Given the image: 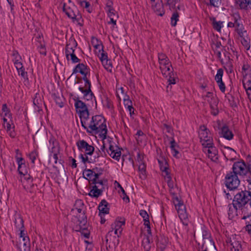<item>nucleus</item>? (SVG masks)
<instances>
[{"instance_id": "1", "label": "nucleus", "mask_w": 251, "mask_h": 251, "mask_svg": "<svg viewBox=\"0 0 251 251\" xmlns=\"http://www.w3.org/2000/svg\"><path fill=\"white\" fill-rule=\"evenodd\" d=\"M86 130L89 133L99 134L102 140L107 138V129L105 119L101 115L93 116Z\"/></svg>"}, {"instance_id": "2", "label": "nucleus", "mask_w": 251, "mask_h": 251, "mask_svg": "<svg viewBox=\"0 0 251 251\" xmlns=\"http://www.w3.org/2000/svg\"><path fill=\"white\" fill-rule=\"evenodd\" d=\"M249 202L251 204V182L248 186V190H242L234 196L232 204L236 212L240 209L245 214V206Z\"/></svg>"}, {"instance_id": "3", "label": "nucleus", "mask_w": 251, "mask_h": 251, "mask_svg": "<svg viewBox=\"0 0 251 251\" xmlns=\"http://www.w3.org/2000/svg\"><path fill=\"white\" fill-rule=\"evenodd\" d=\"M171 194L173 196V201L179 218L181 220L187 219L188 216L186 213V207L183 201L175 193L171 192Z\"/></svg>"}, {"instance_id": "4", "label": "nucleus", "mask_w": 251, "mask_h": 251, "mask_svg": "<svg viewBox=\"0 0 251 251\" xmlns=\"http://www.w3.org/2000/svg\"><path fill=\"white\" fill-rule=\"evenodd\" d=\"M240 183L238 176L234 172L230 171L225 176V184L230 190L236 189Z\"/></svg>"}, {"instance_id": "5", "label": "nucleus", "mask_w": 251, "mask_h": 251, "mask_svg": "<svg viewBox=\"0 0 251 251\" xmlns=\"http://www.w3.org/2000/svg\"><path fill=\"white\" fill-rule=\"evenodd\" d=\"M100 172L94 173V177L92 180H91V183L94 184V185L92 186V189L88 193V195L92 198H97L99 196H101L104 190V187H102L101 188H99V186L96 185V181L99 179V176L102 174V170L100 169Z\"/></svg>"}, {"instance_id": "6", "label": "nucleus", "mask_w": 251, "mask_h": 251, "mask_svg": "<svg viewBox=\"0 0 251 251\" xmlns=\"http://www.w3.org/2000/svg\"><path fill=\"white\" fill-rule=\"evenodd\" d=\"M87 75H82L83 77L81 78L85 82V85L84 87L80 86L78 89L83 94V99L89 100L95 98V96L91 90V82L87 78Z\"/></svg>"}, {"instance_id": "7", "label": "nucleus", "mask_w": 251, "mask_h": 251, "mask_svg": "<svg viewBox=\"0 0 251 251\" xmlns=\"http://www.w3.org/2000/svg\"><path fill=\"white\" fill-rule=\"evenodd\" d=\"M79 225L76 226L75 230L77 232H80L81 234L85 238H89L90 236V232L87 229L86 225L87 223V216L85 215V212L83 211L82 216L80 214L77 216Z\"/></svg>"}, {"instance_id": "8", "label": "nucleus", "mask_w": 251, "mask_h": 251, "mask_svg": "<svg viewBox=\"0 0 251 251\" xmlns=\"http://www.w3.org/2000/svg\"><path fill=\"white\" fill-rule=\"evenodd\" d=\"M232 16L233 18V23L236 25L235 31L240 37H243L244 34H247V31L244 30V27L239 13L238 12L233 13Z\"/></svg>"}, {"instance_id": "9", "label": "nucleus", "mask_w": 251, "mask_h": 251, "mask_svg": "<svg viewBox=\"0 0 251 251\" xmlns=\"http://www.w3.org/2000/svg\"><path fill=\"white\" fill-rule=\"evenodd\" d=\"M199 137L202 146L204 144L213 143V138L211 136L210 131L204 125L200 126Z\"/></svg>"}, {"instance_id": "10", "label": "nucleus", "mask_w": 251, "mask_h": 251, "mask_svg": "<svg viewBox=\"0 0 251 251\" xmlns=\"http://www.w3.org/2000/svg\"><path fill=\"white\" fill-rule=\"evenodd\" d=\"M248 165L243 160L234 162L232 168V171L237 176H245L247 174Z\"/></svg>"}, {"instance_id": "11", "label": "nucleus", "mask_w": 251, "mask_h": 251, "mask_svg": "<svg viewBox=\"0 0 251 251\" xmlns=\"http://www.w3.org/2000/svg\"><path fill=\"white\" fill-rule=\"evenodd\" d=\"M16 246L20 251H30V243L28 236H20Z\"/></svg>"}, {"instance_id": "12", "label": "nucleus", "mask_w": 251, "mask_h": 251, "mask_svg": "<svg viewBox=\"0 0 251 251\" xmlns=\"http://www.w3.org/2000/svg\"><path fill=\"white\" fill-rule=\"evenodd\" d=\"M106 248H115L119 243L118 236L114 235L112 230L109 231L105 236Z\"/></svg>"}, {"instance_id": "13", "label": "nucleus", "mask_w": 251, "mask_h": 251, "mask_svg": "<svg viewBox=\"0 0 251 251\" xmlns=\"http://www.w3.org/2000/svg\"><path fill=\"white\" fill-rule=\"evenodd\" d=\"M76 146L79 151H82L85 150V155H92L95 151V148L89 144L85 140H78L76 143Z\"/></svg>"}, {"instance_id": "14", "label": "nucleus", "mask_w": 251, "mask_h": 251, "mask_svg": "<svg viewBox=\"0 0 251 251\" xmlns=\"http://www.w3.org/2000/svg\"><path fill=\"white\" fill-rule=\"evenodd\" d=\"M111 140L112 139L109 137H108L107 140L110 145L108 150H106V151L107 153L112 158L118 161L121 155V151L122 149L119 148L118 146H116V149H115V147L111 144Z\"/></svg>"}, {"instance_id": "15", "label": "nucleus", "mask_w": 251, "mask_h": 251, "mask_svg": "<svg viewBox=\"0 0 251 251\" xmlns=\"http://www.w3.org/2000/svg\"><path fill=\"white\" fill-rule=\"evenodd\" d=\"M73 99L75 101V106L77 113H80L88 110L86 104L80 100L78 97H75Z\"/></svg>"}, {"instance_id": "16", "label": "nucleus", "mask_w": 251, "mask_h": 251, "mask_svg": "<svg viewBox=\"0 0 251 251\" xmlns=\"http://www.w3.org/2000/svg\"><path fill=\"white\" fill-rule=\"evenodd\" d=\"M63 11L71 19L73 18L75 14L78 12V10L75 6L73 7H67L65 3L63 4Z\"/></svg>"}, {"instance_id": "17", "label": "nucleus", "mask_w": 251, "mask_h": 251, "mask_svg": "<svg viewBox=\"0 0 251 251\" xmlns=\"http://www.w3.org/2000/svg\"><path fill=\"white\" fill-rule=\"evenodd\" d=\"M158 1L154 4H152V7L157 15L162 16L165 14L163 4L161 0H158Z\"/></svg>"}, {"instance_id": "18", "label": "nucleus", "mask_w": 251, "mask_h": 251, "mask_svg": "<svg viewBox=\"0 0 251 251\" xmlns=\"http://www.w3.org/2000/svg\"><path fill=\"white\" fill-rule=\"evenodd\" d=\"M54 140L53 139H50V143H52L53 145H54ZM51 153H53V157L54 159V163L56 164L57 161L58 160V155L60 153V147L59 146L55 147L54 145L51 148ZM63 161L61 159L59 160V162L60 163H62Z\"/></svg>"}, {"instance_id": "19", "label": "nucleus", "mask_w": 251, "mask_h": 251, "mask_svg": "<svg viewBox=\"0 0 251 251\" xmlns=\"http://www.w3.org/2000/svg\"><path fill=\"white\" fill-rule=\"evenodd\" d=\"M221 133L223 137L228 140H230L233 138L232 132L226 125H224L221 128Z\"/></svg>"}, {"instance_id": "20", "label": "nucleus", "mask_w": 251, "mask_h": 251, "mask_svg": "<svg viewBox=\"0 0 251 251\" xmlns=\"http://www.w3.org/2000/svg\"><path fill=\"white\" fill-rule=\"evenodd\" d=\"M79 113V117L81 120V126L83 127L84 129H87V127L88 126L89 124L87 123V121L89 118V112L88 110Z\"/></svg>"}, {"instance_id": "21", "label": "nucleus", "mask_w": 251, "mask_h": 251, "mask_svg": "<svg viewBox=\"0 0 251 251\" xmlns=\"http://www.w3.org/2000/svg\"><path fill=\"white\" fill-rule=\"evenodd\" d=\"M197 234L200 237H202L203 239H208L210 237V233L207 228L203 225L200 227L198 231Z\"/></svg>"}, {"instance_id": "22", "label": "nucleus", "mask_w": 251, "mask_h": 251, "mask_svg": "<svg viewBox=\"0 0 251 251\" xmlns=\"http://www.w3.org/2000/svg\"><path fill=\"white\" fill-rule=\"evenodd\" d=\"M203 148H208L207 152L209 157H214L217 154V150L215 147L213 146V143H206L203 144Z\"/></svg>"}, {"instance_id": "23", "label": "nucleus", "mask_w": 251, "mask_h": 251, "mask_svg": "<svg viewBox=\"0 0 251 251\" xmlns=\"http://www.w3.org/2000/svg\"><path fill=\"white\" fill-rule=\"evenodd\" d=\"M108 203L107 202V201L105 200H101V202H100L99 205V215H100L101 214L104 215L108 214L109 212V207H105V208H102V206H108Z\"/></svg>"}, {"instance_id": "24", "label": "nucleus", "mask_w": 251, "mask_h": 251, "mask_svg": "<svg viewBox=\"0 0 251 251\" xmlns=\"http://www.w3.org/2000/svg\"><path fill=\"white\" fill-rule=\"evenodd\" d=\"M14 216V223L16 227L19 229L24 228V221L21 214L18 213H16Z\"/></svg>"}, {"instance_id": "25", "label": "nucleus", "mask_w": 251, "mask_h": 251, "mask_svg": "<svg viewBox=\"0 0 251 251\" xmlns=\"http://www.w3.org/2000/svg\"><path fill=\"white\" fill-rule=\"evenodd\" d=\"M161 71L162 75L164 76L167 77L168 75H173L174 70L172 66L171 63H170V66L169 65H166L163 67H159Z\"/></svg>"}, {"instance_id": "26", "label": "nucleus", "mask_w": 251, "mask_h": 251, "mask_svg": "<svg viewBox=\"0 0 251 251\" xmlns=\"http://www.w3.org/2000/svg\"><path fill=\"white\" fill-rule=\"evenodd\" d=\"M168 244V239L165 237H161L156 243L157 247L160 249L161 251H164Z\"/></svg>"}, {"instance_id": "27", "label": "nucleus", "mask_w": 251, "mask_h": 251, "mask_svg": "<svg viewBox=\"0 0 251 251\" xmlns=\"http://www.w3.org/2000/svg\"><path fill=\"white\" fill-rule=\"evenodd\" d=\"M125 224V221H120L116 220L115 222L111 225V228L112 232L113 231V229H117L119 230V233L120 235L121 234V233L123 231L122 226H124Z\"/></svg>"}, {"instance_id": "28", "label": "nucleus", "mask_w": 251, "mask_h": 251, "mask_svg": "<svg viewBox=\"0 0 251 251\" xmlns=\"http://www.w3.org/2000/svg\"><path fill=\"white\" fill-rule=\"evenodd\" d=\"M237 3L241 9L247 10L248 8L251 9V0H238Z\"/></svg>"}, {"instance_id": "29", "label": "nucleus", "mask_w": 251, "mask_h": 251, "mask_svg": "<svg viewBox=\"0 0 251 251\" xmlns=\"http://www.w3.org/2000/svg\"><path fill=\"white\" fill-rule=\"evenodd\" d=\"M91 43L93 47L96 49L98 50L99 53H100V51L103 50V46L102 43L100 41H99L97 38L93 37Z\"/></svg>"}, {"instance_id": "30", "label": "nucleus", "mask_w": 251, "mask_h": 251, "mask_svg": "<svg viewBox=\"0 0 251 251\" xmlns=\"http://www.w3.org/2000/svg\"><path fill=\"white\" fill-rule=\"evenodd\" d=\"M54 100H55L56 104L60 107H62L64 105V98L62 95H58L53 94L52 95Z\"/></svg>"}, {"instance_id": "31", "label": "nucleus", "mask_w": 251, "mask_h": 251, "mask_svg": "<svg viewBox=\"0 0 251 251\" xmlns=\"http://www.w3.org/2000/svg\"><path fill=\"white\" fill-rule=\"evenodd\" d=\"M175 75L173 73V75H168V76L169 77V78L168 79V82H169L168 85L167 86V91H169V90H171V84H175L176 83V77Z\"/></svg>"}, {"instance_id": "32", "label": "nucleus", "mask_w": 251, "mask_h": 251, "mask_svg": "<svg viewBox=\"0 0 251 251\" xmlns=\"http://www.w3.org/2000/svg\"><path fill=\"white\" fill-rule=\"evenodd\" d=\"M179 17V13L175 10L171 18V24L172 26H175L176 25L177 22L178 21Z\"/></svg>"}, {"instance_id": "33", "label": "nucleus", "mask_w": 251, "mask_h": 251, "mask_svg": "<svg viewBox=\"0 0 251 251\" xmlns=\"http://www.w3.org/2000/svg\"><path fill=\"white\" fill-rule=\"evenodd\" d=\"M73 22H76L78 25L82 26L83 25V20L82 18L81 15L79 13V11L75 14V16L72 18Z\"/></svg>"}, {"instance_id": "34", "label": "nucleus", "mask_w": 251, "mask_h": 251, "mask_svg": "<svg viewBox=\"0 0 251 251\" xmlns=\"http://www.w3.org/2000/svg\"><path fill=\"white\" fill-rule=\"evenodd\" d=\"M232 61L233 60L230 58V56L228 55L227 61L226 63V68L224 67L227 71L230 74L233 72V65L232 64Z\"/></svg>"}, {"instance_id": "35", "label": "nucleus", "mask_w": 251, "mask_h": 251, "mask_svg": "<svg viewBox=\"0 0 251 251\" xmlns=\"http://www.w3.org/2000/svg\"><path fill=\"white\" fill-rule=\"evenodd\" d=\"M18 171L20 174H25V173H26L25 160L24 159L23 161H20L19 163H18Z\"/></svg>"}, {"instance_id": "36", "label": "nucleus", "mask_w": 251, "mask_h": 251, "mask_svg": "<svg viewBox=\"0 0 251 251\" xmlns=\"http://www.w3.org/2000/svg\"><path fill=\"white\" fill-rule=\"evenodd\" d=\"M230 245L232 246L231 251H240L241 249L242 245L239 241L234 240L231 243Z\"/></svg>"}, {"instance_id": "37", "label": "nucleus", "mask_w": 251, "mask_h": 251, "mask_svg": "<svg viewBox=\"0 0 251 251\" xmlns=\"http://www.w3.org/2000/svg\"><path fill=\"white\" fill-rule=\"evenodd\" d=\"M157 160L161 171H165L167 169V167H169L168 162L164 158H162V160L158 159Z\"/></svg>"}, {"instance_id": "38", "label": "nucleus", "mask_w": 251, "mask_h": 251, "mask_svg": "<svg viewBox=\"0 0 251 251\" xmlns=\"http://www.w3.org/2000/svg\"><path fill=\"white\" fill-rule=\"evenodd\" d=\"M245 35L246 34H244L243 37H241L242 39L241 42L243 46L246 49V50H249L250 48V39L249 38H245Z\"/></svg>"}, {"instance_id": "39", "label": "nucleus", "mask_w": 251, "mask_h": 251, "mask_svg": "<svg viewBox=\"0 0 251 251\" xmlns=\"http://www.w3.org/2000/svg\"><path fill=\"white\" fill-rule=\"evenodd\" d=\"M136 139L138 144H139L140 142H142V141L143 139L145 138L146 135L143 133V132L141 130H139L137 131L136 134Z\"/></svg>"}, {"instance_id": "40", "label": "nucleus", "mask_w": 251, "mask_h": 251, "mask_svg": "<svg viewBox=\"0 0 251 251\" xmlns=\"http://www.w3.org/2000/svg\"><path fill=\"white\" fill-rule=\"evenodd\" d=\"M87 155H85V154H80L79 157L81 159L83 163L85 164L86 162L91 163H94V162H96L95 158H94V159H92L91 158L90 159H89Z\"/></svg>"}, {"instance_id": "41", "label": "nucleus", "mask_w": 251, "mask_h": 251, "mask_svg": "<svg viewBox=\"0 0 251 251\" xmlns=\"http://www.w3.org/2000/svg\"><path fill=\"white\" fill-rule=\"evenodd\" d=\"M98 168L97 167H96L95 168H93V169H85V170L83 171V175H84V174H86V176H87V177L91 178V177H94V173H95V170H98Z\"/></svg>"}, {"instance_id": "42", "label": "nucleus", "mask_w": 251, "mask_h": 251, "mask_svg": "<svg viewBox=\"0 0 251 251\" xmlns=\"http://www.w3.org/2000/svg\"><path fill=\"white\" fill-rule=\"evenodd\" d=\"M115 183H117V186L118 187H119L120 189V190L121 191V192H122V194H123V199L125 201L126 200V202H129V199L128 198V197L126 195V193L125 191V190L124 189V188L122 187V186L120 185V183H119L118 182H117L116 181H115Z\"/></svg>"}, {"instance_id": "43", "label": "nucleus", "mask_w": 251, "mask_h": 251, "mask_svg": "<svg viewBox=\"0 0 251 251\" xmlns=\"http://www.w3.org/2000/svg\"><path fill=\"white\" fill-rule=\"evenodd\" d=\"M81 67V69L79 70V73L81 75H85L88 74V69L87 66L83 63H79L77 65V68Z\"/></svg>"}, {"instance_id": "44", "label": "nucleus", "mask_w": 251, "mask_h": 251, "mask_svg": "<svg viewBox=\"0 0 251 251\" xmlns=\"http://www.w3.org/2000/svg\"><path fill=\"white\" fill-rule=\"evenodd\" d=\"M75 49L70 47L66 45L65 47V55L66 59L68 61L69 60V54H71L72 52H75Z\"/></svg>"}, {"instance_id": "45", "label": "nucleus", "mask_w": 251, "mask_h": 251, "mask_svg": "<svg viewBox=\"0 0 251 251\" xmlns=\"http://www.w3.org/2000/svg\"><path fill=\"white\" fill-rule=\"evenodd\" d=\"M224 71L222 68L219 69L217 70V73L215 76V80L216 82L222 80V77L223 75Z\"/></svg>"}, {"instance_id": "46", "label": "nucleus", "mask_w": 251, "mask_h": 251, "mask_svg": "<svg viewBox=\"0 0 251 251\" xmlns=\"http://www.w3.org/2000/svg\"><path fill=\"white\" fill-rule=\"evenodd\" d=\"M223 24L222 22H217L215 18L213 19V21L212 22V25L213 28L218 31H220L222 25Z\"/></svg>"}, {"instance_id": "47", "label": "nucleus", "mask_w": 251, "mask_h": 251, "mask_svg": "<svg viewBox=\"0 0 251 251\" xmlns=\"http://www.w3.org/2000/svg\"><path fill=\"white\" fill-rule=\"evenodd\" d=\"M66 45L75 49L77 46V43L74 38L71 37L67 43Z\"/></svg>"}, {"instance_id": "48", "label": "nucleus", "mask_w": 251, "mask_h": 251, "mask_svg": "<svg viewBox=\"0 0 251 251\" xmlns=\"http://www.w3.org/2000/svg\"><path fill=\"white\" fill-rule=\"evenodd\" d=\"M167 4L169 6L170 9H174L176 8V5L179 2L180 0H166Z\"/></svg>"}, {"instance_id": "49", "label": "nucleus", "mask_w": 251, "mask_h": 251, "mask_svg": "<svg viewBox=\"0 0 251 251\" xmlns=\"http://www.w3.org/2000/svg\"><path fill=\"white\" fill-rule=\"evenodd\" d=\"M102 64L106 70L110 71H111L112 66V62L110 60L107 59L105 60V62L103 63Z\"/></svg>"}, {"instance_id": "50", "label": "nucleus", "mask_w": 251, "mask_h": 251, "mask_svg": "<svg viewBox=\"0 0 251 251\" xmlns=\"http://www.w3.org/2000/svg\"><path fill=\"white\" fill-rule=\"evenodd\" d=\"M138 170L146 177V165L144 162L139 163Z\"/></svg>"}, {"instance_id": "51", "label": "nucleus", "mask_w": 251, "mask_h": 251, "mask_svg": "<svg viewBox=\"0 0 251 251\" xmlns=\"http://www.w3.org/2000/svg\"><path fill=\"white\" fill-rule=\"evenodd\" d=\"M22 69H19V70H17L18 74L19 75H21V76L25 80H28V75L27 73L25 72L24 67L21 68Z\"/></svg>"}, {"instance_id": "52", "label": "nucleus", "mask_w": 251, "mask_h": 251, "mask_svg": "<svg viewBox=\"0 0 251 251\" xmlns=\"http://www.w3.org/2000/svg\"><path fill=\"white\" fill-rule=\"evenodd\" d=\"M37 156L38 153L37 151L35 150L33 151L29 154V158L33 164L35 163V160H36Z\"/></svg>"}, {"instance_id": "53", "label": "nucleus", "mask_w": 251, "mask_h": 251, "mask_svg": "<svg viewBox=\"0 0 251 251\" xmlns=\"http://www.w3.org/2000/svg\"><path fill=\"white\" fill-rule=\"evenodd\" d=\"M211 113L213 116H217L219 112L218 105H210Z\"/></svg>"}, {"instance_id": "54", "label": "nucleus", "mask_w": 251, "mask_h": 251, "mask_svg": "<svg viewBox=\"0 0 251 251\" xmlns=\"http://www.w3.org/2000/svg\"><path fill=\"white\" fill-rule=\"evenodd\" d=\"M107 11H108L107 14H108V16L109 17H117V18L118 17V14H117V13L116 12L115 10H114V9L113 8H110V9H108Z\"/></svg>"}, {"instance_id": "55", "label": "nucleus", "mask_w": 251, "mask_h": 251, "mask_svg": "<svg viewBox=\"0 0 251 251\" xmlns=\"http://www.w3.org/2000/svg\"><path fill=\"white\" fill-rule=\"evenodd\" d=\"M69 56L71 57V60L73 63H76L80 61V60L76 56L75 52H72L71 54H69Z\"/></svg>"}, {"instance_id": "56", "label": "nucleus", "mask_w": 251, "mask_h": 251, "mask_svg": "<svg viewBox=\"0 0 251 251\" xmlns=\"http://www.w3.org/2000/svg\"><path fill=\"white\" fill-rule=\"evenodd\" d=\"M102 52L100 53V60L102 63L105 62V60L108 59L107 53L102 50Z\"/></svg>"}, {"instance_id": "57", "label": "nucleus", "mask_w": 251, "mask_h": 251, "mask_svg": "<svg viewBox=\"0 0 251 251\" xmlns=\"http://www.w3.org/2000/svg\"><path fill=\"white\" fill-rule=\"evenodd\" d=\"M159 64H160V67H163L164 66H166L167 65H169V66H170V63H171L169 59L168 58L166 59L162 60L161 61H159Z\"/></svg>"}, {"instance_id": "58", "label": "nucleus", "mask_w": 251, "mask_h": 251, "mask_svg": "<svg viewBox=\"0 0 251 251\" xmlns=\"http://www.w3.org/2000/svg\"><path fill=\"white\" fill-rule=\"evenodd\" d=\"M217 83L218 85L220 91L222 93H225L226 91V86L223 80L220 81Z\"/></svg>"}, {"instance_id": "59", "label": "nucleus", "mask_w": 251, "mask_h": 251, "mask_svg": "<svg viewBox=\"0 0 251 251\" xmlns=\"http://www.w3.org/2000/svg\"><path fill=\"white\" fill-rule=\"evenodd\" d=\"M210 4L214 7H218L221 4V0H209Z\"/></svg>"}, {"instance_id": "60", "label": "nucleus", "mask_w": 251, "mask_h": 251, "mask_svg": "<svg viewBox=\"0 0 251 251\" xmlns=\"http://www.w3.org/2000/svg\"><path fill=\"white\" fill-rule=\"evenodd\" d=\"M167 178H168V180H167L168 186L169 187V188L170 189V193L171 192L173 193L172 192V189H173L174 188V183L172 180L171 176H167Z\"/></svg>"}, {"instance_id": "61", "label": "nucleus", "mask_w": 251, "mask_h": 251, "mask_svg": "<svg viewBox=\"0 0 251 251\" xmlns=\"http://www.w3.org/2000/svg\"><path fill=\"white\" fill-rule=\"evenodd\" d=\"M126 97H127V99H126V98L124 99V102L125 106L127 108L132 105V102L131 100L129 99L128 96Z\"/></svg>"}, {"instance_id": "62", "label": "nucleus", "mask_w": 251, "mask_h": 251, "mask_svg": "<svg viewBox=\"0 0 251 251\" xmlns=\"http://www.w3.org/2000/svg\"><path fill=\"white\" fill-rule=\"evenodd\" d=\"M242 83L243 87L246 91V93H248L250 91H251V85H250V84L245 83L244 79L242 80Z\"/></svg>"}, {"instance_id": "63", "label": "nucleus", "mask_w": 251, "mask_h": 251, "mask_svg": "<svg viewBox=\"0 0 251 251\" xmlns=\"http://www.w3.org/2000/svg\"><path fill=\"white\" fill-rule=\"evenodd\" d=\"M140 215L143 218L144 220L149 219V216L145 210H141L140 211Z\"/></svg>"}, {"instance_id": "64", "label": "nucleus", "mask_w": 251, "mask_h": 251, "mask_svg": "<svg viewBox=\"0 0 251 251\" xmlns=\"http://www.w3.org/2000/svg\"><path fill=\"white\" fill-rule=\"evenodd\" d=\"M219 100L217 98L212 97L209 101L210 105H218Z\"/></svg>"}]
</instances>
